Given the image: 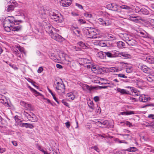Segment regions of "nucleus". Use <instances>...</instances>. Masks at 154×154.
<instances>
[{"instance_id": "nucleus-1", "label": "nucleus", "mask_w": 154, "mask_h": 154, "mask_svg": "<svg viewBox=\"0 0 154 154\" xmlns=\"http://www.w3.org/2000/svg\"><path fill=\"white\" fill-rule=\"evenodd\" d=\"M57 11H51L50 13V17L57 22L61 23L64 19L60 14H57Z\"/></svg>"}, {"instance_id": "nucleus-2", "label": "nucleus", "mask_w": 154, "mask_h": 154, "mask_svg": "<svg viewBox=\"0 0 154 154\" xmlns=\"http://www.w3.org/2000/svg\"><path fill=\"white\" fill-rule=\"evenodd\" d=\"M94 29H86L84 30V33L86 36L88 38H97V35L96 32L94 30Z\"/></svg>"}, {"instance_id": "nucleus-3", "label": "nucleus", "mask_w": 154, "mask_h": 154, "mask_svg": "<svg viewBox=\"0 0 154 154\" xmlns=\"http://www.w3.org/2000/svg\"><path fill=\"white\" fill-rule=\"evenodd\" d=\"M23 113L29 121L33 122H36L37 121V117L32 112H30V113L29 114L25 111H24Z\"/></svg>"}, {"instance_id": "nucleus-4", "label": "nucleus", "mask_w": 154, "mask_h": 154, "mask_svg": "<svg viewBox=\"0 0 154 154\" xmlns=\"http://www.w3.org/2000/svg\"><path fill=\"white\" fill-rule=\"evenodd\" d=\"M56 88L57 91V92L60 94L64 93L65 91V86L64 84L61 82H57L56 84H55Z\"/></svg>"}, {"instance_id": "nucleus-5", "label": "nucleus", "mask_w": 154, "mask_h": 154, "mask_svg": "<svg viewBox=\"0 0 154 154\" xmlns=\"http://www.w3.org/2000/svg\"><path fill=\"white\" fill-rule=\"evenodd\" d=\"M141 59L149 64L154 63V57L152 56H149L147 54H143L141 57Z\"/></svg>"}, {"instance_id": "nucleus-6", "label": "nucleus", "mask_w": 154, "mask_h": 154, "mask_svg": "<svg viewBox=\"0 0 154 154\" xmlns=\"http://www.w3.org/2000/svg\"><path fill=\"white\" fill-rule=\"evenodd\" d=\"M134 11L136 13L140 14L148 15L149 14V11L144 8H140L136 6L134 8Z\"/></svg>"}, {"instance_id": "nucleus-7", "label": "nucleus", "mask_w": 154, "mask_h": 154, "mask_svg": "<svg viewBox=\"0 0 154 154\" xmlns=\"http://www.w3.org/2000/svg\"><path fill=\"white\" fill-rule=\"evenodd\" d=\"M4 21H6L7 23H11L12 25L13 24H18L19 22L21 21L15 20L14 17L12 16H8L5 19Z\"/></svg>"}, {"instance_id": "nucleus-8", "label": "nucleus", "mask_w": 154, "mask_h": 154, "mask_svg": "<svg viewBox=\"0 0 154 154\" xmlns=\"http://www.w3.org/2000/svg\"><path fill=\"white\" fill-rule=\"evenodd\" d=\"M118 7L119 6L116 3L109 4L106 6V8L108 9L115 11H118Z\"/></svg>"}, {"instance_id": "nucleus-9", "label": "nucleus", "mask_w": 154, "mask_h": 154, "mask_svg": "<svg viewBox=\"0 0 154 154\" xmlns=\"http://www.w3.org/2000/svg\"><path fill=\"white\" fill-rule=\"evenodd\" d=\"M95 122L97 126L102 128H105L106 125L107 126L108 123L107 120H97Z\"/></svg>"}, {"instance_id": "nucleus-10", "label": "nucleus", "mask_w": 154, "mask_h": 154, "mask_svg": "<svg viewBox=\"0 0 154 154\" xmlns=\"http://www.w3.org/2000/svg\"><path fill=\"white\" fill-rule=\"evenodd\" d=\"M50 35L51 38L58 42H62L64 39L61 35L56 33H53V34Z\"/></svg>"}, {"instance_id": "nucleus-11", "label": "nucleus", "mask_w": 154, "mask_h": 154, "mask_svg": "<svg viewBox=\"0 0 154 154\" xmlns=\"http://www.w3.org/2000/svg\"><path fill=\"white\" fill-rule=\"evenodd\" d=\"M73 33L78 37L80 36V31L78 27H73L72 28Z\"/></svg>"}, {"instance_id": "nucleus-12", "label": "nucleus", "mask_w": 154, "mask_h": 154, "mask_svg": "<svg viewBox=\"0 0 154 154\" xmlns=\"http://www.w3.org/2000/svg\"><path fill=\"white\" fill-rule=\"evenodd\" d=\"M129 18L130 20L133 21L136 23L138 22L140 20H141V18L140 17L135 16L134 15H130Z\"/></svg>"}, {"instance_id": "nucleus-13", "label": "nucleus", "mask_w": 154, "mask_h": 154, "mask_svg": "<svg viewBox=\"0 0 154 154\" xmlns=\"http://www.w3.org/2000/svg\"><path fill=\"white\" fill-rule=\"evenodd\" d=\"M3 23V26L5 30L7 32H10L12 30L11 26L13 25H7V23L6 21H4Z\"/></svg>"}, {"instance_id": "nucleus-14", "label": "nucleus", "mask_w": 154, "mask_h": 154, "mask_svg": "<svg viewBox=\"0 0 154 154\" xmlns=\"http://www.w3.org/2000/svg\"><path fill=\"white\" fill-rule=\"evenodd\" d=\"M16 6V4H11L6 7L5 9L8 12H11L14 10V8Z\"/></svg>"}, {"instance_id": "nucleus-15", "label": "nucleus", "mask_w": 154, "mask_h": 154, "mask_svg": "<svg viewBox=\"0 0 154 154\" xmlns=\"http://www.w3.org/2000/svg\"><path fill=\"white\" fill-rule=\"evenodd\" d=\"M140 68L144 72L146 73H149L151 71L150 68L146 65H143L141 66Z\"/></svg>"}, {"instance_id": "nucleus-16", "label": "nucleus", "mask_w": 154, "mask_h": 154, "mask_svg": "<svg viewBox=\"0 0 154 154\" xmlns=\"http://www.w3.org/2000/svg\"><path fill=\"white\" fill-rule=\"evenodd\" d=\"M122 56V58L125 59H130L132 57L131 55L125 52H122L121 53L120 57Z\"/></svg>"}, {"instance_id": "nucleus-17", "label": "nucleus", "mask_w": 154, "mask_h": 154, "mask_svg": "<svg viewBox=\"0 0 154 154\" xmlns=\"http://www.w3.org/2000/svg\"><path fill=\"white\" fill-rule=\"evenodd\" d=\"M19 125L21 127H25L26 128H29L30 129H32L34 128V126L32 124L28 123H20Z\"/></svg>"}, {"instance_id": "nucleus-18", "label": "nucleus", "mask_w": 154, "mask_h": 154, "mask_svg": "<svg viewBox=\"0 0 154 154\" xmlns=\"http://www.w3.org/2000/svg\"><path fill=\"white\" fill-rule=\"evenodd\" d=\"M150 100V98H147L146 97L145 95H143L140 96L139 98V101L143 102H146Z\"/></svg>"}, {"instance_id": "nucleus-19", "label": "nucleus", "mask_w": 154, "mask_h": 154, "mask_svg": "<svg viewBox=\"0 0 154 154\" xmlns=\"http://www.w3.org/2000/svg\"><path fill=\"white\" fill-rule=\"evenodd\" d=\"M117 91L120 93L121 94H130L129 91H127L125 89H121L120 88H118L117 89Z\"/></svg>"}, {"instance_id": "nucleus-20", "label": "nucleus", "mask_w": 154, "mask_h": 154, "mask_svg": "<svg viewBox=\"0 0 154 154\" xmlns=\"http://www.w3.org/2000/svg\"><path fill=\"white\" fill-rule=\"evenodd\" d=\"M126 43L129 45L134 46L136 45L137 42L134 39L131 38L129 40H128V42H127Z\"/></svg>"}, {"instance_id": "nucleus-21", "label": "nucleus", "mask_w": 154, "mask_h": 154, "mask_svg": "<svg viewBox=\"0 0 154 154\" xmlns=\"http://www.w3.org/2000/svg\"><path fill=\"white\" fill-rule=\"evenodd\" d=\"M62 1L60 3L62 4V5L63 7H68L71 5V1L70 2H68V0H61Z\"/></svg>"}, {"instance_id": "nucleus-22", "label": "nucleus", "mask_w": 154, "mask_h": 154, "mask_svg": "<svg viewBox=\"0 0 154 154\" xmlns=\"http://www.w3.org/2000/svg\"><path fill=\"white\" fill-rule=\"evenodd\" d=\"M97 70L96 74H103L106 72L105 69L103 67H98Z\"/></svg>"}, {"instance_id": "nucleus-23", "label": "nucleus", "mask_w": 154, "mask_h": 154, "mask_svg": "<svg viewBox=\"0 0 154 154\" xmlns=\"http://www.w3.org/2000/svg\"><path fill=\"white\" fill-rule=\"evenodd\" d=\"M18 24H14L15 25L11 26V29L13 31H18L21 29L22 27L20 25H17Z\"/></svg>"}, {"instance_id": "nucleus-24", "label": "nucleus", "mask_w": 154, "mask_h": 154, "mask_svg": "<svg viewBox=\"0 0 154 154\" xmlns=\"http://www.w3.org/2000/svg\"><path fill=\"white\" fill-rule=\"evenodd\" d=\"M77 44L81 47L83 49H86L88 48L87 46L88 45V44L84 43L82 41L78 42L77 43Z\"/></svg>"}, {"instance_id": "nucleus-25", "label": "nucleus", "mask_w": 154, "mask_h": 154, "mask_svg": "<svg viewBox=\"0 0 154 154\" xmlns=\"http://www.w3.org/2000/svg\"><path fill=\"white\" fill-rule=\"evenodd\" d=\"M101 54L103 57L107 56L109 58H112V53L109 52H102Z\"/></svg>"}, {"instance_id": "nucleus-26", "label": "nucleus", "mask_w": 154, "mask_h": 154, "mask_svg": "<svg viewBox=\"0 0 154 154\" xmlns=\"http://www.w3.org/2000/svg\"><path fill=\"white\" fill-rule=\"evenodd\" d=\"M121 70L122 69H118L117 67H111L109 69V71L112 72H117Z\"/></svg>"}, {"instance_id": "nucleus-27", "label": "nucleus", "mask_w": 154, "mask_h": 154, "mask_svg": "<svg viewBox=\"0 0 154 154\" xmlns=\"http://www.w3.org/2000/svg\"><path fill=\"white\" fill-rule=\"evenodd\" d=\"M98 21L99 24L103 26L108 25V22L107 21H105L102 19L99 18L98 19Z\"/></svg>"}, {"instance_id": "nucleus-28", "label": "nucleus", "mask_w": 154, "mask_h": 154, "mask_svg": "<svg viewBox=\"0 0 154 154\" xmlns=\"http://www.w3.org/2000/svg\"><path fill=\"white\" fill-rule=\"evenodd\" d=\"M120 114L124 115H129L135 114L134 111H128L126 112H122L120 113Z\"/></svg>"}, {"instance_id": "nucleus-29", "label": "nucleus", "mask_w": 154, "mask_h": 154, "mask_svg": "<svg viewBox=\"0 0 154 154\" xmlns=\"http://www.w3.org/2000/svg\"><path fill=\"white\" fill-rule=\"evenodd\" d=\"M112 57H120L121 53H120L118 51L116 50H114L112 51Z\"/></svg>"}, {"instance_id": "nucleus-30", "label": "nucleus", "mask_w": 154, "mask_h": 154, "mask_svg": "<svg viewBox=\"0 0 154 154\" xmlns=\"http://www.w3.org/2000/svg\"><path fill=\"white\" fill-rule=\"evenodd\" d=\"M120 135L122 136L125 139L127 140H131V136L129 134H121Z\"/></svg>"}, {"instance_id": "nucleus-31", "label": "nucleus", "mask_w": 154, "mask_h": 154, "mask_svg": "<svg viewBox=\"0 0 154 154\" xmlns=\"http://www.w3.org/2000/svg\"><path fill=\"white\" fill-rule=\"evenodd\" d=\"M125 150L129 152H135L138 151V149L136 147H131Z\"/></svg>"}, {"instance_id": "nucleus-32", "label": "nucleus", "mask_w": 154, "mask_h": 154, "mask_svg": "<svg viewBox=\"0 0 154 154\" xmlns=\"http://www.w3.org/2000/svg\"><path fill=\"white\" fill-rule=\"evenodd\" d=\"M117 45L118 47L120 48H122L125 46V43L122 41L118 42L117 43Z\"/></svg>"}, {"instance_id": "nucleus-33", "label": "nucleus", "mask_w": 154, "mask_h": 154, "mask_svg": "<svg viewBox=\"0 0 154 154\" xmlns=\"http://www.w3.org/2000/svg\"><path fill=\"white\" fill-rule=\"evenodd\" d=\"M29 88L30 89V90L33 93H35V94L36 95L42 96V94L40 93L37 92L36 90L32 88L30 86H29Z\"/></svg>"}, {"instance_id": "nucleus-34", "label": "nucleus", "mask_w": 154, "mask_h": 154, "mask_svg": "<svg viewBox=\"0 0 154 154\" xmlns=\"http://www.w3.org/2000/svg\"><path fill=\"white\" fill-rule=\"evenodd\" d=\"M67 97H68L69 98V100H73L75 98V96L74 95L71 93H69L66 94Z\"/></svg>"}, {"instance_id": "nucleus-35", "label": "nucleus", "mask_w": 154, "mask_h": 154, "mask_svg": "<svg viewBox=\"0 0 154 154\" xmlns=\"http://www.w3.org/2000/svg\"><path fill=\"white\" fill-rule=\"evenodd\" d=\"M45 30L46 32L50 35L53 33L51 27L50 26H48V28L47 27Z\"/></svg>"}, {"instance_id": "nucleus-36", "label": "nucleus", "mask_w": 154, "mask_h": 154, "mask_svg": "<svg viewBox=\"0 0 154 154\" xmlns=\"http://www.w3.org/2000/svg\"><path fill=\"white\" fill-rule=\"evenodd\" d=\"M123 37L125 39V40H125L126 42L128 41V40H129L131 38V36L127 34H124V35Z\"/></svg>"}, {"instance_id": "nucleus-37", "label": "nucleus", "mask_w": 154, "mask_h": 154, "mask_svg": "<svg viewBox=\"0 0 154 154\" xmlns=\"http://www.w3.org/2000/svg\"><path fill=\"white\" fill-rule=\"evenodd\" d=\"M48 90L49 92L52 95L53 99L56 101L57 103L58 104H59V102L57 100V99L56 98L54 94L53 93H52L51 91L49 88H48Z\"/></svg>"}, {"instance_id": "nucleus-38", "label": "nucleus", "mask_w": 154, "mask_h": 154, "mask_svg": "<svg viewBox=\"0 0 154 154\" xmlns=\"http://www.w3.org/2000/svg\"><path fill=\"white\" fill-rule=\"evenodd\" d=\"M119 7L122 9L129 10L131 9V8L129 6L126 5H122V6H119Z\"/></svg>"}, {"instance_id": "nucleus-39", "label": "nucleus", "mask_w": 154, "mask_h": 154, "mask_svg": "<svg viewBox=\"0 0 154 154\" xmlns=\"http://www.w3.org/2000/svg\"><path fill=\"white\" fill-rule=\"evenodd\" d=\"M98 67V66H92L91 69L94 72L96 73Z\"/></svg>"}, {"instance_id": "nucleus-40", "label": "nucleus", "mask_w": 154, "mask_h": 154, "mask_svg": "<svg viewBox=\"0 0 154 154\" xmlns=\"http://www.w3.org/2000/svg\"><path fill=\"white\" fill-rule=\"evenodd\" d=\"M125 150H122L116 151L115 152H114V154H125Z\"/></svg>"}, {"instance_id": "nucleus-41", "label": "nucleus", "mask_w": 154, "mask_h": 154, "mask_svg": "<svg viewBox=\"0 0 154 154\" xmlns=\"http://www.w3.org/2000/svg\"><path fill=\"white\" fill-rule=\"evenodd\" d=\"M132 67L126 68V71L127 73H130L132 72Z\"/></svg>"}, {"instance_id": "nucleus-42", "label": "nucleus", "mask_w": 154, "mask_h": 154, "mask_svg": "<svg viewBox=\"0 0 154 154\" xmlns=\"http://www.w3.org/2000/svg\"><path fill=\"white\" fill-rule=\"evenodd\" d=\"M88 105L90 108L93 109H94V106L92 102H91L89 104H88Z\"/></svg>"}, {"instance_id": "nucleus-43", "label": "nucleus", "mask_w": 154, "mask_h": 154, "mask_svg": "<svg viewBox=\"0 0 154 154\" xmlns=\"http://www.w3.org/2000/svg\"><path fill=\"white\" fill-rule=\"evenodd\" d=\"M118 76L119 77L123 78H127V76L123 74H117Z\"/></svg>"}, {"instance_id": "nucleus-44", "label": "nucleus", "mask_w": 154, "mask_h": 154, "mask_svg": "<svg viewBox=\"0 0 154 154\" xmlns=\"http://www.w3.org/2000/svg\"><path fill=\"white\" fill-rule=\"evenodd\" d=\"M84 15L88 18H91L92 17V15L91 14H89L87 12L84 13Z\"/></svg>"}, {"instance_id": "nucleus-45", "label": "nucleus", "mask_w": 154, "mask_h": 154, "mask_svg": "<svg viewBox=\"0 0 154 154\" xmlns=\"http://www.w3.org/2000/svg\"><path fill=\"white\" fill-rule=\"evenodd\" d=\"M100 45L102 47H103L107 46L106 44L103 42V41H100Z\"/></svg>"}, {"instance_id": "nucleus-46", "label": "nucleus", "mask_w": 154, "mask_h": 154, "mask_svg": "<svg viewBox=\"0 0 154 154\" xmlns=\"http://www.w3.org/2000/svg\"><path fill=\"white\" fill-rule=\"evenodd\" d=\"M73 48L76 51H79L81 50V48H80L76 46L73 47Z\"/></svg>"}, {"instance_id": "nucleus-47", "label": "nucleus", "mask_w": 154, "mask_h": 154, "mask_svg": "<svg viewBox=\"0 0 154 154\" xmlns=\"http://www.w3.org/2000/svg\"><path fill=\"white\" fill-rule=\"evenodd\" d=\"M65 124L66 128H69L70 126V122L69 121H68L67 122H66L65 123Z\"/></svg>"}, {"instance_id": "nucleus-48", "label": "nucleus", "mask_w": 154, "mask_h": 154, "mask_svg": "<svg viewBox=\"0 0 154 154\" xmlns=\"http://www.w3.org/2000/svg\"><path fill=\"white\" fill-rule=\"evenodd\" d=\"M29 82H30L35 87L37 88H38V87L34 84L36 83L35 82H33L32 80H31V81H29Z\"/></svg>"}, {"instance_id": "nucleus-49", "label": "nucleus", "mask_w": 154, "mask_h": 154, "mask_svg": "<svg viewBox=\"0 0 154 154\" xmlns=\"http://www.w3.org/2000/svg\"><path fill=\"white\" fill-rule=\"evenodd\" d=\"M43 70V68L42 67H40L37 70V72L38 73H40L42 72Z\"/></svg>"}, {"instance_id": "nucleus-50", "label": "nucleus", "mask_w": 154, "mask_h": 154, "mask_svg": "<svg viewBox=\"0 0 154 154\" xmlns=\"http://www.w3.org/2000/svg\"><path fill=\"white\" fill-rule=\"evenodd\" d=\"M62 103L66 106L69 107V105L68 103L65 101L64 100H63L62 101Z\"/></svg>"}, {"instance_id": "nucleus-51", "label": "nucleus", "mask_w": 154, "mask_h": 154, "mask_svg": "<svg viewBox=\"0 0 154 154\" xmlns=\"http://www.w3.org/2000/svg\"><path fill=\"white\" fill-rule=\"evenodd\" d=\"M28 109L30 111H33L34 110V108L30 104Z\"/></svg>"}, {"instance_id": "nucleus-52", "label": "nucleus", "mask_w": 154, "mask_h": 154, "mask_svg": "<svg viewBox=\"0 0 154 154\" xmlns=\"http://www.w3.org/2000/svg\"><path fill=\"white\" fill-rule=\"evenodd\" d=\"M84 87V88H85L86 89L88 90L91 91V88L89 86L86 85H85Z\"/></svg>"}, {"instance_id": "nucleus-53", "label": "nucleus", "mask_w": 154, "mask_h": 154, "mask_svg": "<svg viewBox=\"0 0 154 154\" xmlns=\"http://www.w3.org/2000/svg\"><path fill=\"white\" fill-rule=\"evenodd\" d=\"M75 5L77 7H78L79 8H80V9H83L82 6L81 5L78 3H76L75 4Z\"/></svg>"}, {"instance_id": "nucleus-54", "label": "nucleus", "mask_w": 154, "mask_h": 154, "mask_svg": "<svg viewBox=\"0 0 154 154\" xmlns=\"http://www.w3.org/2000/svg\"><path fill=\"white\" fill-rule=\"evenodd\" d=\"M146 78L147 80L149 82H151L153 81V79L150 76H147Z\"/></svg>"}, {"instance_id": "nucleus-55", "label": "nucleus", "mask_w": 154, "mask_h": 154, "mask_svg": "<svg viewBox=\"0 0 154 154\" xmlns=\"http://www.w3.org/2000/svg\"><path fill=\"white\" fill-rule=\"evenodd\" d=\"M94 100L95 102L98 101L100 100L99 97L97 96H95L94 97Z\"/></svg>"}, {"instance_id": "nucleus-56", "label": "nucleus", "mask_w": 154, "mask_h": 154, "mask_svg": "<svg viewBox=\"0 0 154 154\" xmlns=\"http://www.w3.org/2000/svg\"><path fill=\"white\" fill-rule=\"evenodd\" d=\"M78 21L81 24H84L86 23L85 21L82 19H79V20Z\"/></svg>"}, {"instance_id": "nucleus-57", "label": "nucleus", "mask_w": 154, "mask_h": 154, "mask_svg": "<svg viewBox=\"0 0 154 154\" xmlns=\"http://www.w3.org/2000/svg\"><path fill=\"white\" fill-rule=\"evenodd\" d=\"M147 106H151L154 107V104L151 103V104H147L144 106L143 107V108H145Z\"/></svg>"}, {"instance_id": "nucleus-58", "label": "nucleus", "mask_w": 154, "mask_h": 154, "mask_svg": "<svg viewBox=\"0 0 154 154\" xmlns=\"http://www.w3.org/2000/svg\"><path fill=\"white\" fill-rule=\"evenodd\" d=\"M151 25L153 26L154 28V19H152L151 20Z\"/></svg>"}, {"instance_id": "nucleus-59", "label": "nucleus", "mask_w": 154, "mask_h": 154, "mask_svg": "<svg viewBox=\"0 0 154 154\" xmlns=\"http://www.w3.org/2000/svg\"><path fill=\"white\" fill-rule=\"evenodd\" d=\"M56 67L57 68L59 69H61L63 68V66L59 64H56Z\"/></svg>"}, {"instance_id": "nucleus-60", "label": "nucleus", "mask_w": 154, "mask_h": 154, "mask_svg": "<svg viewBox=\"0 0 154 154\" xmlns=\"http://www.w3.org/2000/svg\"><path fill=\"white\" fill-rule=\"evenodd\" d=\"M130 89L131 91H133L134 93L137 92L136 90L134 87H130Z\"/></svg>"}, {"instance_id": "nucleus-61", "label": "nucleus", "mask_w": 154, "mask_h": 154, "mask_svg": "<svg viewBox=\"0 0 154 154\" xmlns=\"http://www.w3.org/2000/svg\"><path fill=\"white\" fill-rule=\"evenodd\" d=\"M19 50L20 51V52L22 53H25V52L23 48H19Z\"/></svg>"}, {"instance_id": "nucleus-62", "label": "nucleus", "mask_w": 154, "mask_h": 154, "mask_svg": "<svg viewBox=\"0 0 154 154\" xmlns=\"http://www.w3.org/2000/svg\"><path fill=\"white\" fill-rule=\"evenodd\" d=\"M26 103L25 102H24L23 101H21L20 102V104L21 105H22V106H25L26 105Z\"/></svg>"}, {"instance_id": "nucleus-63", "label": "nucleus", "mask_w": 154, "mask_h": 154, "mask_svg": "<svg viewBox=\"0 0 154 154\" xmlns=\"http://www.w3.org/2000/svg\"><path fill=\"white\" fill-rule=\"evenodd\" d=\"M108 87L107 86H99L98 88H99V89H102V88H106Z\"/></svg>"}, {"instance_id": "nucleus-64", "label": "nucleus", "mask_w": 154, "mask_h": 154, "mask_svg": "<svg viewBox=\"0 0 154 154\" xmlns=\"http://www.w3.org/2000/svg\"><path fill=\"white\" fill-rule=\"evenodd\" d=\"M130 100L133 101L134 102H136L137 100H136V99L133 97H130Z\"/></svg>"}]
</instances>
